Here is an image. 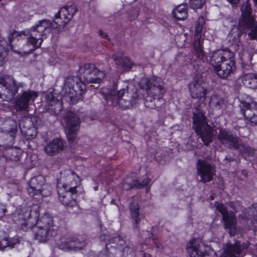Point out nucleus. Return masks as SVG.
Instances as JSON below:
<instances>
[{"label":"nucleus","instance_id":"obj_1","mask_svg":"<svg viewBox=\"0 0 257 257\" xmlns=\"http://www.w3.org/2000/svg\"><path fill=\"white\" fill-rule=\"evenodd\" d=\"M51 23L47 19L38 22L34 26L25 31L21 32L12 30L10 31L9 42L11 48H13L12 42L15 40H19L22 36H29L26 46L30 48L27 53H30L40 48L47 35L50 33Z\"/></svg>","mask_w":257,"mask_h":257},{"label":"nucleus","instance_id":"obj_6","mask_svg":"<svg viewBox=\"0 0 257 257\" xmlns=\"http://www.w3.org/2000/svg\"><path fill=\"white\" fill-rule=\"evenodd\" d=\"M193 122L195 132L201 138L204 145H208L212 141L213 135L212 130L202 112L197 110L193 113Z\"/></svg>","mask_w":257,"mask_h":257},{"label":"nucleus","instance_id":"obj_43","mask_svg":"<svg viewBox=\"0 0 257 257\" xmlns=\"http://www.w3.org/2000/svg\"><path fill=\"white\" fill-rule=\"evenodd\" d=\"M205 1L206 0H190V7L194 10L201 9L205 4Z\"/></svg>","mask_w":257,"mask_h":257},{"label":"nucleus","instance_id":"obj_11","mask_svg":"<svg viewBox=\"0 0 257 257\" xmlns=\"http://www.w3.org/2000/svg\"><path fill=\"white\" fill-rule=\"evenodd\" d=\"M209 247L201 240L193 239L189 241L186 249L190 257H215L213 252H208Z\"/></svg>","mask_w":257,"mask_h":257},{"label":"nucleus","instance_id":"obj_22","mask_svg":"<svg viewBox=\"0 0 257 257\" xmlns=\"http://www.w3.org/2000/svg\"><path fill=\"white\" fill-rule=\"evenodd\" d=\"M232 53L228 49L218 50L212 53L210 58V63L214 68L218 66L226 60L230 59Z\"/></svg>","mask_w":257,"mask_h":257},{"label":"nucleus","instance_id":"obj_16","mask_svg":"<svg viewBox=\"0 0 257 257\" xmlns=\"http://www.w3.org/2000/svg\"><path fill=\"white\" fill-rule=\"evenodd\" d=\"M198 175L200 176V181L206 183L211 181L215 175L214 167L205 160H199L196 166Z\"/></svg>","mask_w":257,"mask_h":257},{"label":"nucleus","instance_id":"obj_42","mask_svg":"<svg viewBox=\"0 0 257 257\" xmlns=\"http://www.w3.org/2000/svg\"><path fill=\"white\" fill-rule=\"evenodd\" d=\"M158 101L159 100H154V98H153V97L148 94V96L145 98L144 103L146 107L150 108H154L157 105L156 102Z\"/></svg>","mask_w":257,"mask_h":257},{"label":"nucleus","instance_id":"obj_41","mask_svg":"<svg viewBox=\"0 0 257 257\" xmlns=\"http://www.w3.org/2000/svg\"><path fill=\"white\" fill-rule=\"evenodd\" d=\"M151 182V179L148 177L143 179L142 181L141 180H134L133 185L137 188H142L145 186H148Z\"/></svg>","mask_w":257,"mask_h":257},{"label":"nucleus","instance_id":"obj_3","mask_svg":"<svg viewBox=\"0 0 257 257\" xmlns=\"http://www.w3.org/2000/svg\"><path fill=\"white\" fill-rule=\"evenodd\" d=\"M104 99L109 105L114 106L118 104L121 109L125 110L136 105L138 102L139 95L136 89H130L126 86L125 88L118 91L116 95L114 94V92H110L104 96Z\"/></svg>","mask_w":257,"mask_h":257},{"label":"nucleus","instance_id":"obj_28","mask_svg":"<svg viewBox=\"0 0 257 257\" xmlns=\"http://www.w3.org/2000/svg\"><path fill=\"white\" fill-rule=\"evenodd\" d=\"M33 231L34 232L35 239L40 242H44L47 240L50 234L52 233V232L45 228L38 227L37 224L33 227Z\"/></svg>","mask_w":257,"mask_h":257},{"label":"nucleus","instance_id":"obj_17","mask_svg":"<svg viewBox=\"0 0 257 257\" xmlns=\"http://www.w3.org/2000/svg\"><path fill=\"white\" fill-rule=\"evenodd\" d=\"M85 246V242L83 240L76 238L69 234L62 238L61 241L58 244L60 249L65 250H76L81 249Z\"/></svg>","mask_w":257,"mask_h":257},{"label":"nucleus","instance_id":"obj_10","mask_svg":"<svg viewBox=\"0 0 257 257\" xmlns=\"http://www.w3.org/2000/svg\"><path fill=\"white\" fill-rule=\"evenodd\" d=\"M240 10L241 17L238 22V29L241 33H243L255 25V20L251 6L247 2L242 4Z\"/></svg>","mask_w":257,"mask_h":257},{"label":"nucleus","instance_id":"obj_23","mask_svg":"<svg viewBox=\"0 0 257 257\" xmlns=\"http://www.w3.org/2000/svg\"><path fill=\"white\" fill-rule=\"evenodd\" d=\"M191 96L193 98L199 100L204 99L206 94V89L199 80H195L189 85Z\"/></svg>","mask_w":257,"mask_h":257},{"label":"nucleus","instance_id":"obj_15","mask_svg":"<svg viewBox=\"0 0 257 257\" xmlns=\"http://www.w3.org/2000/svg\"><path fill=\"white\" fill-rule=\"evenodd\" d=\"M67 130V139L69 141L74 142L76 137L77 132L79 129L80 119L75 113L68 112L64 118Z\"/></svg>","mask_w":257,"mask_h":257},{"label":"nucleus","instance_id":"obj_50","mask_svg":"<svg viewBox=\"0 0 257 257\" xmlns=\"http://www.w3.org/2000/svg\"><path fill=\"white\" fill-rule=\"evenodd\" d=\"M1 248H3V249L8 246H11V247H14L13 244H11L9 240L7 238H4L1 240Z\"/></svg>","mask_w":257,"mask_h":257},{"label":"nucleus","instance_id":"obj_12","mask_svg":"<svg viewBox=\"0 0 257 257\" xmlns=\"http://www.w3.org/2000/svg\"><path fill=\"white\" fill-rule=\"evenodd\" d=\"M216 210L222 215L225 229H229V233L234 236L237 231L236 228V217L233 212L229 213L227 207L222 203L215 202Z\"/></svg>","mask_w":257,"mask_h":257},{"label":"nucleus","instance_id":"obj_21","mask_svg":"<svg viewBox=\"0 0 257 257\" xmlns=\"http://www.w3.org/2000/svg\"><path fill=\"white\" fill-rule=\"evenodd\" d=\"M67 148L66 142L62 139H55L49 142L45 147L44 151L49 156L57 155Z\"/></svg>","mask_w":257,"mask_h":257},{"label":"nucleus","instance_id":"obj_32","mask_svg":"<svg viewBox=\"0 0 257 257\" xmlns=\"http://www.w3.org/2000/svg\"><path fill=\"white\" fill-rule=\"evenodd\" d=\"M112 58L118 68L123 70H128L132 68V63L127 58H122L116 55H113Z\"/></svg>","mask_w":257,"mask_h":257},{"label":"nucleus","instance_id":"obj_13","mask_svg":"<svg viewBox=\"0 0 257 257\" xmlns=\"http://www.w3.org/2000/svg\"><path fill=\"white\" fill-rule=\"evenodd\" d=\"M241 113L252 125H257V102L247 97L240 102Z\"/></svg>","mask_w":257,"mask_h":257},{"label":"nucleus","instance_id":"obj_36","mask_svg":"<svg viewBox=\"0 0 257 257\" xmlns=\"http://www.w3.org/2000/svg\"><path fill=\"white\" fill-rule=\"evenodd\" d=\"M105 75V74L103 71H99L95 67V71L89 76V77H92V80L90 81H86L85 84L90 83L99 84L102 82Z\"/></svg>","mask_w":257,"mask_h":257},{"label":"nucleus","instance_id":"obj_26","mask_svg":"<svg viewBox=\"0 0 257 257\" xmlns=\"http://www.w3.org/2000/svg\"><path fill=\"white\" fill-rule=\"evenodd\" d=\"M44 183V179L42 176L32 178L29 183L28 192L30 195H39L40 190Z\"/></svg>","mask_w":257,"mask_h":257},{"label":"nucleus","instance_id":"obj_52","mask_svg":"<svg viewBox=\"0 0 257 257\" xmlns=\"http://www.w3.org/2000/svg\"><path fill=\"white\" fill-rule=\"evenodd\" d=\"M249 36L252 39H257V26L251 29Z\"/></svg>","mask_w":257,"mask_h":257},{"label":"nucleus","instance_id":"obj_25","mask_svg":"<svg viewBox=\"0 0 257 257\" xmlns=\"http://www.w3.org/2000/svg\"><path fill=\"white\" fill-rule=\"evenodd\" d=\"M47 103L48 111L51 114L58 115L62 110V101L56 99L52 94L48 96Z\"/></svg>","mask_w":257,"mask_h":257},{"label":"nucleus","instance_id":"obj_55","mask_svg":"<svg viewBox=\"0 0 257 257\" xmlns=\"http://www.w3.org/2000/svg\"><path fill=\"white\" fill-rule=\"evenodd\" d=\"M253 215L256 216L255 220H257V204H253Z\"/></svg>","mask_w":257,"mask_h":257},{"label":"nucleus","instance_id":"obj_30","mask_svg":"<svg viewBox=\"0 0 257 257\" xmlns=\"http://www.w3.org/2000/svg\"><path fill=\"white\" fill-rule=\"evenodd\" d=\"M2 128L9 137L13 138L18 130L17 123L13 119H8L3 123Z\"/></svg>","mask_w":257,"mask_h":257},{"label":"nucleus","instance_id":"obj_39","mask_svg":"<svg viewBox=\"0 0 257 257\" xmlns=\"http://www.w3.org/2000/svg\"><path fill=\"white\" fill-rule=\"evenodd\" d=\"M193 47L194 49V55L196 56V58L194 60L195 61L198 60H204L206 58V55L203 50L202 45Z\"/></svg>","mask_w":257,"mask_h":257},{"label":"nucleus","instance_id":"obj_59","mask_svg":"<svg viewBox=\"0 0 257 257\" xmlns=\"http://www.w3.org/2000/svg\"><path fill=\"white\" fill-rule=\"evenodd\" d=\"M108 236L107 235H101V237H100V238L101 240H107L108 239Z\"/></svg>","mask_w":257,"mask_h":257},{"label":"nucleus","instance_id":"obj_48","mask_svg":"<svg viewBox=\"0 0 257 257\" xmlns=\"http://www.w3.org/2000/svg\"><path fill=\"white\" fill-rule=\"evenodd\" d=\"M229 206L235 212L238 211L241 207L240 203L237 201L230 202Z\"/></svg>","mask_w":257,"mask_h":257},{"label":"nucleus","instance_id":"obj_45","mask_svg":"<svg viewBox=\"0 0 257 257\" xmlns=\"http://www.w3.org/2000/svg\"><path fill=\"white\" fill-rule=\"evenodd\" d=\"M205 23V20L203 17H199L198 20L197 24L195 27V32L196 33L202 34V30L203 25Z\"/></svg>","mask_w":257,"mask_h":257},{"label":"nucleus","instance_id":"obj_51","mask_svg":"<svg viewBox=\"0 0 257 257\" xmlns=\"http://www.w3.org/2000/svg\"><path fill=\"white\" fill-rule=\"evenodd\" d=\"M9 136L8 134L7 133L4 131L2 128H0V143L4 142V141L6 137H8ZM3 145L0 143V146Z\"/></svg>","mask_w":257,"mask_h":257},{"label":"nucleus","instance_id":"obj_33","mask_svg":"<svg viewBox=\"0 0 257 257\" xmlns=\"http://www.w3.org/2000/svg\"><path fill=\"white\" fill-rule=\"evenodd\" d=\"M242 83L247 87L257 88V74L249 73L244 75L242 78Z\"/></svg>","mask_w":257,"mask_h":257},{"label":"nucleus","instance_id":"obj_34","mask_svg":"<svg viewBox=\"0 0 257 257\" xmlns=\"http://www.w3.org/2000/svg\"><path fill=\"white\" fill-rule=\"evenodd\" d=\"M187 9L186 4H181L176 7L173 11L174 17L179 20L185 19L188 16Z\"/></svg>","mask_w":257,"mask_h":257},{"label":"nucleus","instance_id":"obj_49","mask_svg":"<svg viewBox=\"0 0 257 257\" xmlns=\"http://www.w3.org/2000/svg\"><path fill=\"white\" fill-rule=\"evenodd\" d=\"M149 238H151L154 241V242L156 244L157 248H158L160 250H162L163 249V245L161 243H159L157 241L156 238L155 237H154V235L153 233H149Z\"/></svg>","mask_w":257,"mask_h":257},{"label":"nucleus","instance_id":"obj_20","mask_svg":"<svg viewBox=\"0 0 257 257\" xmlns=\"http://www.w3.org/2000/svg\"><path fill=\"white\" fill-rule=\"evenodd\" d=\"M58 198L65 206L73 207L76 205V201L74 197L76 196V190H70L67 188L57 187Z\"/></svg>","mask_w":257,"mask_h":257},{"label":"nucleus","instance_id":"obj_37","mask_svg":"<svg viewBox=\"0 0 257 257\" xmlns=\"http://www.w3.org/2000/svg\"><path fill=\"white\" fill-rule=\"evenodd\" d=\"M38 126H34L30 128L24 130L21 133L27 140H31L37 136V127Z\"/></svg>","mask_w":257,"mask_h":257},{"label":"nucleus","instance_id":"obj_9","mask_svg":"<svg viewBox=\"0 0 257 257\" xmlns=\"http://www.w3.org/2000/svg\"><path fill=\"white\" fill-rule=\"evenodd\" d=\"M160 78L153 79L152 82L148 78H144L141 80L139 85L141 88L146 91L148 94L154 98V100H160L165 92Z\"/></svg>","mask_w":257,"mask_h":257},{"label":"nucleus","instance_id":"obj_29","mask_svg":"<svg viewBox=\"0 0 257 257\" xmlns=\"http://www.w3.org/2000/svg\"><path fill=\"white\" fill-rule=\"evenodd\" d=\"M130 211L131 218L133 220V227L137 228L140 222V208L138 202L134 201L131 202L130 205Z\"/></svg>","mask_w":257,"mask_h":257},{"label":"nucleus","instance_id":"obj_35","mask_svg":"<svg viewBox=\"0 0 257 257\" xmlns=\"http://www.w3.org/2000/svg\"><path fill=\"white\" fill-rule=\"evenodd\" d=\"M209 104L216 110L221 109L224 106V100L222 97L217 95H213L210 98Z\"/></svg>","mask_w":257,"mask_h":257},{"label":"nucleus","instance_id":"obj_7","mask_svg":"<svg viewBox=\"0 0 257 257\" xmlns=\"http://www.w3.org/2000/svg\"><path fill=\"white\" fill-rule=\"evenodd\" d=\"M13 77L10 75L0 74V98L3 101H10L18 92L19 87Z\"/></svg>","mask_w":257,"mask_h":257},{"label":"nucleus","instance_id":"obj_19","mask_svg":"<svg viewBox=\"0 0 257 257\" xmlns=\"http://www.w3.org/2000/svg\"><path fill=\"white\" fill-rule=\"evenodd\" d=\"M248 246V243L236 241L233 244L230 243H227L226 247L221 257H238L244 253Z\"/></svg>","mask_w":257,"mask_h":257},{"label":"nucleus","instance_id":"obj_60","mask_svg":"<svg viewBox=\"0 0 257 257\" xmlns=\"http://www.w3.org/2000/svg\"><path fill=\"white\" fill-rule=\"evenodd\" d=\"M210 200H214V196H213V195H210Z\"/></svg>","mask_w":257,"mask_h":257},{"label":"nucleus","instance_id":"obj_61","mask_svg":"<svg viewBox=\"0 0 257 257\" xmlns=\"http://www.w3.org/2000/svg\"><path fill=\"white\" fill-rule=\"evenodd\" d=\"M94 189L95 190H97L98 189V187H94Z\"/></svg>","mask_w":257,"mask_h":257},{"label":"nucleus","instance_id":"obj_56","mask_svg":"<svg viewBox=\"0 0 257 257\" xmlns=\"http://www.w3.org/2000/svg\"><path fill=\"white\" fill-rule=\"evenodd\" d=\"M30 213H31V210L29 209V208H26V214L24 215V218H29L30 217L31 214H30Z\"/></svg>","mask_w":257,"mask_h":257},{"label":"nucleus","instance_id":"obj_40","mask_svg":"<svg viewBox=\"0 0 257 257\" xmlns=\"http://www.w3.org/2000/svg\"><path fill=\"white\" fill-rule=\"evenodd\" d=\"M9 159L12 161L18 162L20 160L22 151L21 150L12 149L9 153Z\"/></svg>","mask_w":257,"mask_h":257},{"label":"nucleus","instance_id":"obj_2","mask_svg":"<svg viewBox=\"0 0 257 257\" xmlns=\"http://www.w3.org/2000/svg\"><path fill=\"white\" fill-rule=\"evenodd\" d=\"M95 66L93 64H85L80 68V75L79 78L77 77L72 76L68 78L65 81V90L68 93L70 100H78L84 94L85 89L86 81H90L92 77L89 76L95 71Z\"/></svg>","mask_w":257,"mask_h":257},{"label":"nucleus","instance_id":"obj_18","mask_svg":"<svg viewBox=\"0 0 257 257\" xmlns=\"http://www.w3.org/2000/svg\"><path fill=\"white\" fill-rule=\"evenodd\" d=\"M38 96L37 93L34 91H25L19 95L15 102V108L18 110L28 111L30 102H33Z\"/></svg>","mask_w":257,"mask_h":257},{"label":"nucleus","instance_id":"obj_8","mask_svg":"<svg viewBox=\"0 0 257 257\" xmlns=\"http://www.w3.org/2000/svg\"><path fill=\"white\" fill-rule=\"evenodd\" d=\"M76 12L77 9L74 6L62 8L56 14L53 22L47 20L51 23L50 32L52 29H57L58 32L63 31L65 26L71 21Z\"/></svg>","mask_w":257,"mask_h":257},{"label":"nucleus","instance_id":"obj_54","mask_svg":"<svg viewBox=\"0 0 257 257\" xmlns=\"http://www.w3.org/2000/svg\"><path fill=\"white\" fill-rule=\"evenodd\" d=\"M98 33L99 36L102 38L106 39L109 41V38L105 33L103 32L102 30H99Z\"/></svg>","mask_w":257,"mask_h":257},{"label":"nucleus","instance_id":"obj_47","mask_svg":"<svg viewBox=\"0 0 257 257\" xmlns=\"http://www.w3.org/2000/svg\"><path fill=\"white\" fill-rule=\"evenodd\" d=\"M201 36L202 34L201 33H195L193 47L202 45L201 42Z\"/></svg>","mask_w":257,"mask_h":257},{"label":"nucleus","instance_id":"obj_62","mask_svg":"<svg viewBox=\"0 0 257 257\" xmlns=\"http://www.w3.org/2000/svg\"><path fill=\"white\" fill-rule=\"evenodd\" d=\"M255 4L257 5V0H253Z\"/></svg>","mask_w":257,"mask_h":257},{"label":"nucleus","instance_id":"obj_5","mask_svg":"<svg viewBox=\"0 0 257 257\" xmlns=\"http://www.w3.org/2000/svg\"><path fill=\"white\" fill-rule=\"evenodd\" d=\"M217 139L219 142L225 147L239 150L249 155H252L253 154V150L251 148L243 144L238 137L233 135L229 130L224 128L220 129L217 134Z\"/></svg>","mask_w":257,"mask_h":257},{"label":"nucleus","instance_id":"obj_38","mask_svg":"<svg viewBox=\"0 0 257 257\" xmlns=\"http://www.w3.org/2000/svg\"><path fill=\"white\" fill-rule=\"evenodd\" d=\"M6 42L2 37H0V66L4 62L6 56Z\"/></svg>","mask_w":257,"mask_h":257},{"label":"nucleus","instance_id":"obj_53","mask_svg":"<svg viewBox=\"0 0 257 257\" xmlns=\"http://www.w3.org/2000/svg\"><path fill=\"white\" fill-rule=\"evenodd\" d=\"M6 210V209L5 207L3 205L0 204V217H2L5 215Z\"/></svg>","mask_w":257,"mask_h":257},{"label":"nucleus","instance_id":"obj_44","mask_svg":"<svg viewBox=\"0 0 257 257\" xmlns=\"http://www.w3.org/2000/svg\"><path fill=\"white\" fill-rule=\"evenodd\" d=\"M51 186L48 184L44 183L42 185V188L41 189L39 194H41L43 196H49L51 192Z\"/></svg>","mask_w":257,"mask_h":257},{"label":"nucleus","instance_id":"obj_58","mask_svg":"<svg viewBox=\"0 0 257 257\" xmlns=\"http://www.w3.org/2000/svg\"><path fill=\"white\" fill-rule=\"evenodd\" d=\"M228 2L232 4H236L238 3L239 0H227Z\"/></svg>","mask_w":257,"mask_h":257},{"label":"nucleus","instance_id":"obj_31","mask_svg":"<svg viewBox=\"0 0 257 257\" xmlns=\"http://www.w3.org/2000/svg\"><path fill=\"white\" fill-rule=\"evenodd\" d=\"M36 224L38 225V227L45 228L51 232L54 230L53 228L52 218L48 214H45L42 216L41 218L38 220Z\"/></svg>","mask_w":257,"mask_h":257},{"label":"nucleus","instance_id":"obj_27","mask_svg":"<svg viewBox=\"0 0 257 257\" xmlns=\"http://www.w3.org/2000/svg\"><path fill=\"white\" fill-rule=\"evenodd\" d=\"M41 123L39 117L36 115H31L22 118L19 123L21 131L30 128L34 126H38Z\"/></svg>","mask_w":257,"mask_h":257},{"label":"nucleus","instance_id":"obj_4","mask_svg":"<svg viewBox=\"0 0 257 257\" xmlns=\"http://www.w3.org/2000/svg\"><path fill=\"white\" fill-rule=\"evenodd\" d=\"M135 249V246L129 239L119 235L109 238L105 248L108 257L125 256Z\"/></svg>","mask_w":257,"mask_h":257},{"label":"nucleus","instance_id":"obj_24","mask_svg":"<svg viewBox=\"0 0 257 257\" xmlns=\"http://www.w3.org/2000/svg\"><path fill=\"white\" fill-rule=\"evenodd\" d=\"M234 67V62L229 59L214 69L218 76L224 79L232 73Z\"/></svg>","mask_w":257,"mask_h":257},{"label":"nucleus","instance_id":"obj_57","mask_svg":"<svg viewBox=\"0 0 257 257\" xmlns=\"http://www.w3.org/2000/svg\"><path fill=\"white\" fill-rule=\"evenodd\" d=\"M141 253L142 254L141 257H151V254L147 252L142 251Z\"/></svg>","mask_w":257,"mask_h":257},{"label":"nucleus","instance_id":"obj_14","mask_svg":"<svg viewBox=\"0 0 257 257\" xmlns=\"http://www.w3.org/2000/svg\"><path fill=\"white\" fill-rule=\"evenodd\" d=\"M79 178L71 170H65L61 172L58 179L57 187L67 188L68 190H76L79 183Z\"/></svg>","mask_w":257,"mask_h":257},{"label":"nucleus","instance_id":"obj_46","mask_svg":"<svg viewBox=\"0 0 257 257\" xmlns=\"http://www.w3.org/2000/svg\"><path fill=\"white\" fill-rule=\"evenodd\" d=\"M122 187L124 190H128L135 187L133 185V181L132 182L129 178H126L123 180Z\"/></svg>","mask_w":257,"mask_h":257}]
</instances>
